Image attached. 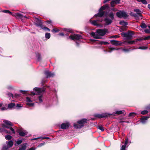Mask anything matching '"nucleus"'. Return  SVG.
<instances>
[{
    "mask_svg": "<svg viewBox=\"0 0 150 150\" xmlns=\"http://www.w3.org/2000/svg\"><path fill=\"white\" fill-rule=\"evenodd\" d=\"M88 120L86 118H83L79 120L77 122V124L74 123L73 126L76 129H80L86 125Z\"/></svg>",
    "mask_w": 150,
    "mask_h": 150,
    "instance_id": "obj_1",
    "label": "nucleus"
},
{
    "mask_svg": "<svg viewBox=\"0 0 150 150\" xmlns=\"http://www.w3.org/2000/svg\"><path fill=\"white\" fill-rule=\"evenodd\" d=\"M114 19V14L112 12H111L109 13L107 16L104 19L105 25H109L111 24L112 22V20Z\"/></svg>",
    "mask_w": 150,
    "mask_h": 150,
    "instance_id": "obj_2",
    "label": "nucleus"
},
{
    "mask_svg": "<svg viewBox=\"0 0 150 150\" xmlns=\"http://www.w3.org/2000/svg\"><path fill=\"white\" fill-rule=\"evenodd\" d=\"M109 8V6L108 4H106L101 6L99 10L98 13L94 15L95 17L98 16L102 17L104 15L105 12L103 11L106 9Z\"/></svg>",
    "mask_w": 150,
    "mask_h": 150,
    "instance_id": "obj_3",
    "label": "nucleus"
},
{
    "mask_svg": "<svg viewBox=\"0 0 150 150\" xmlns=\"http://www.w3.org/2000/svg\"><path fill=\"white\" fill-rule=\"evenodd\" d=\"M134 32L132 31L128 30L127 32H122L121 35L124 37L126 38L127 40H131L134 35Z\"/></svg>",
    "mask_w": 150,
    "mask_h": 150,
    "instance_id": "obj_4",
    "label": "nucleus"
},
{
    "mask_svg": "<svg viewBox=\"0 0 150 150\" xmlns=\"http://www.w3.org/2000/svg\"><path fill=\"white\" fill-rule=\"evenodd\" d=\"M112 115V114H110L107 113H103L101 114H95L93 115V116L99 119L105 118L110 117Z\"/></svg>",
    "mask_w": 150,
    "mask_h": 150,
    "instance_id": "obj_5",
    "label": "nucleus"
},
{
    "mask_svg": "<svg viewBox=\"0 0 150 150\" xmlns=\"http://www.w3.org/2000/svg\"><path fill=\"white\" fill-rule=\"evenodd\" d=\"M116 15L119 18L123 17L124 18H126L129 16L124 11H120L119 12H117Z\"/></svg>",
    "mask_w": 150,
    "mask_h": 150,
    "instance_id": "obj_6",
    "label": "nucleus"
},
{
    "mask_svg": "<svg viewBox=\"0 0 150 150\" xmlns=\"http://www.w3.org/2000/svg\"><path fill=\"white\" fill-rule=\"evenodd\" d=\"M69 38L72 40L75 41L82 39V37L79 34H76L70 35L69 36Z\"/></svg>",
    "mask_w": 150,
    "mask_h": 150,
    "instance_id": "obj_7",
    "label": "nucleus"
},
{
    "mask_svg": "<svg viewBox=\"0 0 150 150\" xmlns=\"http://www.w3.org/2000/svg\"><path fill=\"white\" fill-rule=\"evenodd\" d=\"M108 31L107 29L104 28L97 30L96 32L99 34L100 36H103L105 35L106 33L108 32Z\"/></svg>",
    "mask_w": 150,
    "mask_h": 150,
    "instance_id": "obj_8",
    "label": "nucleus"
},
{
    "mask_svg": "<svg viewBox=\"0 0 150 150\" xmlns=\"http://www.w3.org/2000/svg\"><path fill=\"white\" fill-rule=\"evenodd\" d=\"M35 21V25L37 27H40L41 28H42L43 25L41 20L38 18H36Z\"/></svg>",
    "mask_w": 150,
    "mask_h": 150,
    "instance_id": "obj_9",
    "label": "nucleus"
},
{
    "mask_svg": "<svg viewBox=\"0 0 150 150\" xmlns=\"http://www.w3.org/2000/svg\"><path fill=\"white\" fill-rule=\"evenodd\" d=\"M150 117V115L149 116H142L140 119V122L143 124H145L147 122L148 119Z\"/></svg>",
    "mask_w": 150,
    "mask_h": 150,
    "instance_id": "obj_10",
    "label": "nucleus"
},
{
    "mask_svg": "<svg viewBox=\"0 0 150 150\" xmlns=\"http://www.w3.org/2000/svg\"><path fill=\"white\" fill-rule=\"evenodd\" d=\"M44 74L46 76V78H48L50 77H53L54 76V74L53 73H52L50 71H45Z\"/></svg>",
    "mask_w": 150,
    "mask_h": 150,
    "instance_id": "obj_11",
    "label": "nucleus"
},
{
    "mask_svg": "<svg viewBox=\"0 0 150 150\" xmlns=\"http://www.w3.org/2000/svg\"><path fill=\"white\" fill-rule=\"evenodd\" d=\"M34 90L35 91H36L38 93H41L42 92H44L45 90V88H39L35 87L34 88Z\"/></svg>",
    "mask_w": 150,
    "mask_h": 150,
    "instance_id": "obj_12",
    "label": "nucleus"
},
{
    "mask_svg": "<svg viewBox=\"0 0 150 150\" xmlns=\"http://www.w3.org/2000/svg\"><path fill=\"white\" fill-rule=\"evenodd\" d=\"M70 124L69 122H66L65 123H62L60 126L61 129H67L69 127Z\"/></svg>",
    "mask_w": 150,
    "mask_h": 150,
    "instance_id": "obj_13",
    "label": "nucleus"
},
{
    "mask_svg": "<svg viewBox=\"0 0 150 150\" xmlns=\"http://www.w3.org/2000/svg\"><path fill=\"white\" fill-rule=\"evenodd\" d=\"M110 41L112 45L115 46H121L122 45V43L117 40H110Z\"/></svg>",
    "mask_w": 150,
    "mask_h": 150,
    "instance_id": "obj_14",
    "label": "nucleus"
},
{
    "mask_svg": "<svg viewBox=\"0 0 150 150\" xmlns=\"http://www.w3.org/2000/svg\"><path fill=\"white\" fill-rule=\"evenodd\" d=\"M1 127L3 128H6L10 129L12 132V133L14 134H15V132L14 129L13 128H12V127H11H11L8 126H6L4 124H2L1 125Z\"/></svg>",
    "mask_w": 150,
    "mask_h": 150,
    "instance_id": "obj_15",
    "label": "nucleus"
},
{
    "mask_svg": "<svg viewBox=\"0 0 150 150\" xmlns=\"http://www.w3.org/2000/svg\"><path fill=\"white\" fill-rule=\"evenodd\" d=\"M4 122V124H5L6 126H13V124L10 121L5 120L3 121Z\"/></svg>",
    "mask_w": 150,
    "mask_h": 150,
    "instance_id": "obj_16",
    "label": "nucleus"
},
{
    "mask_svg": "<svg viewBox=\"0 0 150 150\" xmlns=\"http://www.w3.org/2000/svg\"><path fill=\"white\" fill-rule=\"evenodd\" d=\"M15 104L13 103H9L8 105V108L10 109H12L15 108Z\"/></svg>",
    "mask_w": 150,
    "mask_h": 150,
    "instance_id": "obj_17",
    "label": "nucleus"
},
{
    "mask_svg": "<svg viewBox=\"0 0 150 150\" xmlns=\"http://www.w3.org/2000/svg\"><path fill=\"white\" fill-rule=\"evenodd\" d=\"M90 41L92 42H96V44H100L102 45L104 44V41H99L98 40H95L93 39H91L90 40Z\"/></svg>",
    "mask_w": 150,
    "mask_h": 150,
    "instance_id": "obj_18",
    "label": "nucleus"
},
{
    "mask_svg": "<svg viewBox=\"0 0 150 150\" xmlns=\"http://www.w3.org/2000/svg\"><path fill=\"white\" fill-rule=\"evenodd\" d=\"M17 132L19 133V134L21 136H24L27 134V132H24L21 131L20 130L18 129L17 130Z\"/></svg>",
    "mask_w": 150,
    "mask_h": 150,
    "instance_id": "obj_19",
    "label": "nucleus"
},
{
    "mask_svg": "<svg viewBox=\"0 0 150 150\" xmlns=\"http://www.w3.org/2000/svg\"><path fill=\"white\" fill-rule=\"evenodd\" d=\"M63 30L64 31H67L71 33H74L73 30L71 28H64L63 29Z\"/></svg>",
    "mask_w": 150,
    "mask_h": 150,
    "instance_id": "obj_20",
    "label": "nucleus"
},
{
    "mask_svg": "<svg viewBox=\"0 0 150 150\" xmlns=\"http://www.w3.org/2000/svg\"><path fill=\"white\" fill-rule=\"evenodd\" d=\"M119 23L120 25H123L125 27H127L126 26L128 25V23L127 22H125L124 21H120Z\"/></svg>",
    "mask_w": 150,
    "mask_h": 150,
    "instance_id": "obj_21",
    "label": "nucleus"
},
{
    "mask_svg": "<svg viewBox=\"0 0 150 150\" xmlns=\"http://www.w3.org/2000/svg\"><path fill=\"white\" fill-rule=\"evenodd\" d=\"M134 12H136V13L138 14L139 16L141 17H142V15L141 14V11L140 10L138 9H135L134 10Z\"/></svg>",
    "mask_w": 150,
    "mask_h": 150,
    "instance_id": "obj_22",
    "label": "nucleus"
},
{
    "mask_svg": "<svg viewBox=\"0 0 150 150\" xmlns=\"http://www.w3.org/2000/svg\"><path fill=\"white\" fill-rule=\"evenodd\" d=\"M135 40H133L132 41H125L123 42V43H127L128 44H134L135 43V42H136V41H135Z\"/></svg>",
    "mask_w": 150,
    "mask_h": 150,
    "instance_id": "obj_23",
    "label": "nucleus"
},
{
    "mask_svg": "<svg viewBox=\"0 0 150 150\" xmlns=\"http://www.w3.org/2000/svg\"><path fill=\"white\" fill-rule=\"evenodd\" d=\"M15 16H16V17L18 18H23L22 14L19 13H15Z\"/></svg>",
    "mask_w": 150,
    "mask_h": 150,
    "instance_id": "obj_24",
    "label": "nucleus"
},
{
    "mask_svg": "<svg viewBox=\"0 0 150 150\" xmlns=\"http://www.w3.org/2000/svg\"><path fill=\"white\" fill-rule=\"evenodd\" d=\"M124 110H118L117 111L115 112V114L119 115H120L122 114H123L124 113Z\"/></svg>",
    "mask_w": 150,
    "mask_h": 150,
    "instance_id": "obj_25",
    "label": "nucleus"
},
{
    "mask_svg": "<svg viewBox=\"0 0 150 150\" xmlns=\"http://www.w3.org/2000/svg\"><path fill=\"white\" fill-rule=\"evenodd\" d=\"M138 2H141L144 4H147V2L146 0H137Z\"/></svg>",
    "mask_w": 150,
    "mask_h": 150,
    "instance_id": "obj_26",
    "label": "nucleus"
},
{
    "mask_svg": "<svg viewBox=\"0 0 150 150\" xmlns=\"http://www.w3.org/2000/svg\"><path fill=\"white\" fill-rule=\"evenodd\" d=\"M13 144V142L11 141L10 140L9 141L8 143V147H12Z\"/></svg>",
    "mask_w": 150,
    "mask_h": 150,
    "instance_id": "obj_27",
    "label": "nucleus"
},
{
    "mask_svg": "<svg viewBox=\"0 0 150 150\" xmlns=\"http://www.w3.org/2000/svg\"><path fill=\"white\" fill-rule=\"evenodd\" d=\"M93 37V38L95 39H96V37H98V35L97 34H96L94 32H92L90 34Z\"/></svg>",
    "mask_w": 150,
    "mask_h": 150,
    "instance_id": "obj_28",
    "label": "nucleus"
},
{
    "mask_svg": "<svg viewBox=\"0 0 150 150\" xmlns=\"http://www.w3.org/2000/svg\"><path fill=\"white\" fill-rule=\"evenodd\" d=\"M97 20L96 21V20H94L93 21H92L91 22V23L93 25L95 26H99V24L97 23Z\"/></svg>",
    "mask_w": 150,
    "mask_h": 150,
    "instance_id": "obj_29",
    "label": "nucleus"
},
{
    "mask_svg": "<svg viewBox=\"0 0 150 150\" xmlns=\"http://www.w3.org/2000/svg\"><path fill=\"white\" fill-rule=\"evenodd\" d=\"M109 49L110 50V51H109V52H111L112 51L114 50H119V48L116 49L114 47H109Z\"/></svg>",
    "mask_w": 150,
    "mask_h": 150,
    "instance_id": "obj_30",
    "label": "nucleus"
},
{
    "mask_svg": "<svg viewBox=\"0 0 150 150\" xmlns=\"http://www.w3.org/2000/svg\"><path fill=\"white\" fill-rule=\"evenodd\" d=\"M136 114V113L134 112H131L129 113V117H132L135 116Z\"/></svg>",
    "mask_w": 150,
    "mask_h": 150,
    "instance_id": "obj_31",
    "label": "nucleus"
},
{
    "mask_svg": "<svg viewBox=\"0 0 150 150\" xmlns=\"http://www.w3.org/2000/svg\"><path fill=\"white\" fill-rule=\"evenodd\" d=\"M8 148V146L7 145L4 144L3 146L2 150H7Z\"/></svg>",
    "mask_w": 150,
    "mask_h": 150,
    "instance_id": "obj_32",
    "label": "nucleus"
},
{
    "mask_svg": "<svg viewBox=\"0 0 150 150\" xmlns=\"http://www.w3.org/2000/svg\"><path fill=\"white\" fill-rule=\"evenodd\" d=\"M96 17L97 21L102 22L103 21V19L101 18L102 17H99L98 16Z\"/></svg>",
    "mask_w": 150,
    "mask_h": 150,
    "instance_id": "obj_33",
    "label": "nucleus"
},
{
    "mask_svg": "<svg viewBox=\"0 0 150 150\" xmlns=\"http://www.w3.org/2000/svg\"><path fill=\"white\" fill-rule=\"evenodd\" d=\"M141 27L142 28H146L147 27L146 25L144 23H142L140 25Z\"/></svg>",
    "mask_w": 150,
    "mask_h": 150,
    "instance_id": "obj_34",
    "label": "nucleus"
},
{
    "mask_svg": "<svg viewBox=\"0 0 150 150\" xmlns=\"http://www.w3.org/2000/svg\"><path fill=\"white\" fill-rule=\"evenodd\" d=\"M117 4L116 3V2L114 0L112 1H111V3H110L111 7H114L115 6L114 4Z\"/></svg>",
    "mask_w": 150,
    "mask_h": 150,
    "instance_id": "obj_35",
    "label": "nucleus"
},
{
    "mask_svg": "<svg viewBox=\"0 0 150 150\" xmlns=\"http://www.w3.org/2000/svg\"><path fill=\"white\" fill-rule=\"evenodd\" d=\"M5 137L6 139L8 140H10L11 139L12 137V136L10 135H7L5 136Z\"/></svg>",
    "mask_w": 150,
    "mask_h": 150,
    "instance_id": "obj_36",
    "label": "nucleus"
},
{
    "mask_svg": "<svg viewBox=\"0 0 150 150\" xmlns=\"http://www.w3.org/2000/svg\"><path fill=\"white\" fill-rule=\"evenodd\" d=\"M42 59L41 55L40 54L38 53L37 56V60L38 61H40Z\"/></svg>",
    "mask_w": 150,
    "mask_h": 150,
    "instance_id": "obj_37",
    "label": "nucleus"
},
{
    "mask_svg": "<svg viewBox=\"0 0 150 150\" xmlns=\"http://www.w3.org/2000/svg\"><path fill=\"white\" fill-rule=\"evenodd\" d=\"M43 96L42 95H41L38 96V98L40 103H41L42 102L43 100L42 98Z\"/></svg>",
    "mask_w": 150,
    "mask_h": 150,
    "instance_id": "obj_38",
    "label": "nucleus"
},
{
    "mask_svg": "<svg viewBox=\"0 0 150 150\" xmlns=\"http://www.w3.org/2000/svg\"><path fill=\"white\" fill-rule=\"evenodd\" d=\"M45 37L46 38L49 39L50 37V34L49 33H45Z\"/></svg>",
    "mask_w": 150,
    "mask_h": 150,
    "instance_id": "obj_39",
    "label": "nucleus"
},
{
    "mask_svg": "<svg viewBox=\"0 0 150 150\" xmlns=\"http://www.w3.org/2000/svg\"><path fill=\"white\" fill-rule=\"evenodd\" d=\"M148 113V111L147 110H144L141 112V113L143 115H146Z\"/></svg>",
    "mask_w": 150,
    "mask_h": 150,
    "instance_id": "obj_40",
    "label": "nucleus"
},
{
    "mask_svg": "<svg viewBox=\"0 0 150 150\" xmlns=\"http://www.w3.org/2000/svg\"><path fill=\"white\" fill-rule=\"evenodd\" d=\"M132 16H133L136 18H139V15L137 13H133L131 15Z\"/></svg>",
    "mask_w": 150,
    "mask_h": 150,
    "instance_id": "obj_41",
    "label": "nucleus"
},
{
    "mask_svg": "<svg viewBox=\"0 0 150 150\" xmlns=\"http://www.w3.org/2000/svg\"><path fill=\"white\" fill-rule=\"evenodd\" d=\"M138 49L141 50H144L148 49V47L144 46H142L139 47Z\"/></svg>",
    "mask_w": 150,
    "mask_h": 150,
    "instance_id": "obj_42",
    "label": "nucleus"
},
{
    "mask_svg": "<svg viewBox=\"0 0 150 150\" xmlns=\"http://www.w3.org/2000/svg\"><path fill=\"white\" fill-rule=\"evenodd\" d=\"M41 28L42 29H43L45 30H47L48 31H50V29H49L46 26H45L43 25V27L42 28Z\"/></svg>",
    "mask_w": 150,
    "mask_h": 150,
    "instance_id": "obj_43",
    "label": "nucleus"
},
{
    "mask_svg": "<svg viewBox=\"0 0 150 150\" xmlns=\"http://www.w3.org/2000/svg\"><path fill=\"white\" fill-rule=\"evenodd\" d=\"M120 37V36L117 35H114L110 37V38H119Z\"/></svg>",
    "mask_w": 150,
    "mask_h": 150,
    "instance_id": "obj_44",
    "label": "nucleus"
},
{
    "mask_svg": "<svg viewBox=\"0 0 150 150\" xmlns=\"http://www.w3.org/2000/svg\"><path fill=\"white\" fill-rule=\"evenodd\" d=\"M20 92L24 94H27V91H23L22 90H20Z\"/></svg>",
    "mask_w": 150,
    "mask_h": 150,
    "instance_id": "obj_45",
    "label": "nucleus"
},
{
    "mask_svg": "<svg viewBox=\"0 0 150 150\" xmlns=\"http://www.w3.org/2000/svg\"><path fill=\"white\" fill-rule=\"evenodd\" d=\"M21 105L20 104H17L16 105L15 108H17L18 109L19 108L21 107Z\"/></svg>",
    "mask_w": 150,
    "mask_h": 150,
    "instance_id": "obj_46",
    "label": "nucleus"
},
{
    "mask_svg": "<svg viewBox=\"0 0 150 150\" xmlns=\"http://www.w3.org/2000/svg\"><path fill=\"white\" fill-rule=\"evenodd\" d=\"M45 144V142L40 143L39 145H38V147H40L42 146H44Z\"/></svg>",
    "mask_w": 150,
    "mask_h": 150,
    "instance_id": "obj_47",
    "label": "nucleus"
},
{
    "mask_svg": "<svg viewBox=\"0 0 150 150\" xmlns=\"http://www.w3.org/2000/svg\"><path fill=\"white\" fill-rule=\"evenodd\" d=\"M26 98V101L27 102L29 103H31L32 102V101L30 99V98L28 97H27Z\"/></svg>",
    "mask_w": 150,
    "mask_h": 150,
    "instance_id": "obj_48",
    "label": "nucleus"
},
{
    "mask_svg": "<svg viewBox=\"0 0 150 150\" xmlns=\"http://www.w3.org/2000/svg\"><path fill=\"white\" fill-rule=\"evenodd\" d=\"M144 31L146 33L150 34V30L145 29L144 30Z\"/></svg>",
    "mask_w": 150,
    "mask_h": 150,
    "instance_id": "obj_49",
    "label": "nucleus"
},
{
    "mask_svg": "<svg viewBox=\"0 0 150 150\" xmlns=\"http://www.w3.org/2000/svg\"><path fill=\"white\" fill-rule=\"evenodd\" d=\"M98 129L102 131H103L104 130L103 127L101 126H98Z\"/></svg>",
    "mask_w": 150,
    "mask_h": 150,
    "instance_id": "obj_50",
    "label": "nucleus"
},
{
    "mask_svg": "<svg viewBox=\"0 0 150 150\" xmlns=\"http://www.w3.org/2000/svg\"><path fill=\"white\" fill-rule=\"evenodd\" d=\"M26 104L30 107L33 106L34 105V103H27Z\"/></svg>",
    "mask_w": 150,
    "mask_h": 150,
    "instance_id": "obj_51",
    "label": "nucleus"
},
{
    "mask_svg": "<svg viewBox=\"0 0 150 150\" xmlns=\"http://www.w3.org/2000/svg\"><path fill=\"white\" fill-rule=\"evenodd\" d=\"M144 40H146L150 39V35L148 36L143 38Z\"/></svg>",
    "mask_w": 150,
    "mask_h": 150,
    "instance_id": "obj_52",
    "label": "nucleus"
},
{
    "mask_svg": "<svg viewBox=\"0 0 150 150\" xmlns=\"http://www.w3.org/2000/svg\"><path fill=\"white\" fill-rule=\"evenodd\" d=\"M144 40V39H143V38H138V39H135V41H136V42L138 41H141L142 40Z\"/></svg>",
    "mask_w": 150,
    "mask_h": 150,
    "instance_id": "obj_53",
    "label": "nucleus"
},
{
    "mask_svg": "<svg viewBox=\"0 0 150 150\" xmlns=\"http://www.w3.org/2000/svg\"><path fill=\"white\" fill-rule=\"evenodd\" d=\"M8 95L10 97H12L13 98H14V95L11 93H8Z\"/></svg>",
    "mask_w": 150,
    "mask_h": 150,
    "instance_id": "obj_54",
    "label": "nucleus"
},
{
    "mask_svg": "<svg viewBox=\"0 0 150 150\" xmlns=\"http://www.w3.org/2000/svg\"><path fill=\"white\" fill-rule=\"evenodd\" d=\"M59 31V30L57 28H54L52 30V32H55L56 33L57 32Z\"/></svg>",
    "mask_w": 150,
    "mask_h": 150,
    "instance_id": "obj_55",
    "label": "nucleus"
},
{
    "mask_svg": "<svg viewBox=\"0 0 150 150\" xmlns=\"http://www.w3.org/2000/svg\"><path fill=\"white\" fill-rule=\"evenodd\" d=\"M130 49H123V50L125 52H128L130 51Z\"/></svg>",
    "mask_w": 150,
    "mask_h": 150,
    "instance_id": "obj_56",
    "label": "nucleus"
},
{
    "mask_svg": "<svg viewBox=\"0 0 150 150\" xmlns=\"http://www.w3.org/2000/svg\"><path fill=\"white\" fill-rule=\"evenodd\" d=\"M22 142V141L21 140H20L17 141L16 143H17V144L18 145H19V144H20Z\"/></svg>",
    "mask_w": 150,
    "mask_h": 150,
    "instance_id": "obj_57",
    "label": "nucleus"
},
{
    "mask_svg": "<svg viewBox=\"0 0 150 150\" xmlns=\"http://www.w3.org/2000/svg\"><path fill=\"white\" fill-rule=\"evenodd\" d=\"M20 95L18 94L17 93H16L14 95V97H15L16 98H17L18 97H20Z\"/></svg>",
    "mask_w": 150,
    "mask_h": 150,
    "instance_id": "obj_58",
    "label": "nucleus"
},
{
    "mask_svg": "<svg viewBox=\"0 0 150 150\" xmlns=\"http://www.w3.org/2000/svg\"><path fill=\"white\" fill-rule=\"evenodd\" d=\"M126 148V145H122L121 147V150H125Z\"/></svg>",
    "mask_w": 150,
    "mask_h": 150,
    "instance_id": "obj_59",
    "label": "nucleus"
},
{
    "mask_svg": "<svg viewBox=\"0 0 150 150\" xmlns=\"http://www.w3.org/2000/svg\"><path fill=\"white\" fill-rule=\"evenodd\" d=\"M9 11L8 10H4L2 11V12L7 13H8Z\"/></svg>",
    "mask_w": 150,
    "mask_h": 150,
    "instance_id": "obj_60",
    "label": "nucleus"
},
{
    "mask_svg": "<svg viewBox=\"0 0 150 150\" xmlns=\"http://www.w3.org/2000/svg\"><path fill=\"white\" fill-rule=\"evenodd\" d=\"M7 108H8L5 107H2L1 108V110H7Z\"/></svg>",
    "mask_w": 150,
    "mask_h": 150,
    "instance_id": "obj_61",
    "label": "nucleus"
},
{
    "mask_svg": "<svg viewBox=\"0 0 150 150\" xmlns=\"http://www.w3.org/2000/svg\"><path fill=\"white\" fill-rule=\"evenodd\" d=\"M100 36L99 35L98 36V37H96V39H102V37H100Z\"/></svg>",
    "mask_w": 150,
    "mask_h": 150,
    "instance_id": "obj_62",
    "label": "nucleus"
},
{
    "mask_svg": "<svg viewBox=\"0 0 150 150\" xmlns=\"http://www.w3.org/2000/svg\"><path fill=\"white\" fill-rule=\"evenodd\" d=\"M35 149L36 148L35 147H32L30 149H28L27 150H35Z\"/></svg>",
    "mask_w": 150,
    "mask_h": 150,
    "instance_id": "obj_63",
    "label": "nucleus"
},
{
    "mask_svg": "<svg viewBox=\"0 0 150 150\" xmlns=\"http://www.w3.org/2000/svg\"><path fill=\"white\" fill-rule=\"evenodd\" d=\"M49 139V138L48 137H42V139Z\"/></svg>",
    "mask_w": 150,
    "mask_h": 150,
    "instance_id": "obj_64",
    "label": "nucleus"
}]
</instances>
